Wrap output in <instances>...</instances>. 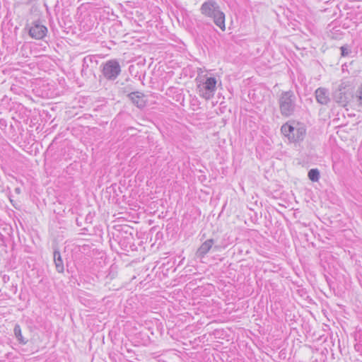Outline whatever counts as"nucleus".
I'll return each instance as SVG.
<instances>
[{
  "mask_svg": "<svg viewBox=\"0 0 362 362\" xmlns=\"http://www.w3.org/2000/svg\"><path fill=\"white\" fill-rule=\"evenodd\" d=\"M28 33L33 39L42 40L46 36L47 28L40 21H34L28 27Z\"/></svg>",
  "mask_w": 362,
  "mask_h": 362,
  "instance_id": "7",
  "label": "nucleus"
},
{
  "mask_svg": "<svg viewBox=\"0 0 362 362\" xmlns=\"http://www.w3.org/2000/svg\"><path fill=\"white\" fill-rule=\"evenodd\" d=\"M315 95L317 102L321 105H327L330 100L329 91L325 88H318Z\"/></svg>",
  "mask_w": 362,
  "mask_h": 362,
  "instance_id": "10",
  "label": "nucleus"
},
{
  "mask_svg": "<svg viewBox=\"0 0 362 362\" xmlns=\"http://www.w3.org/2000/svg\"><path fill=\"white\" fill-rule=\"evenodd\" d=\"M281 114L284 117L292 115L296 107V97L293 91L282 92L278 100Z\"/></svg>",
  "mask_w": 362,
  "mask_h": 362,
  "instance_id": "4",
  "label": "nucleus"
},
{
  "mask_svg": "<svg viewBox=\"0 0 362 362\" xmlns=\"http://www.w3.org/2000/svg\"><path fill=\"white\" fill-rule=\"evenodd\" d=\"M308 177L313 182H317L320 179V171L317 169H311L308 172Z\"/></svg>",
  "mask_w": 362,
  "mask_h": 362,
  "instance_id": "13",
  "label": "nucleus"
},
{
  "mask_svg": "<svg viewBox=\"0 0 362 362\" xmlns=\"http://www.w3.org/2000/svg\"><path fill=\"white\" fill-rule=\"evenodd\" d=\"M341 57H349L352 53V49L350 45H344L340 47Z\"/></svg>",
  "mask_w": 362,
  "mask_h": 362,
  "instance_id": "15",
  "label": "nucleus"
},
{
  "mask_svg": "<svg viewBox=\"0 0 362 362\" xmlns=\"http://www.w3.org/2000/svg\"><path fill=\"white\" fill-rule=\"evenodd\" d=\"M333 99L336 103L346 107L351 100L354 101L353 87L349 81L341 80L333 92Z\"/></svg>",
  "mask_w": 362,
  "mask_h": 362,
  "instance_id": "3",
  "label": "nucleus"
},
{
  "mask_svg": "<svg viewBox=\"0 0 362 362\" xmlns=\"http://www.w3.org/2000/svg\"><path fill=\"white\" fill-rule=\"evenodd\" d=\"M214 245V240L212 238L205 240L196 252V257L199 259L204 258Z\"/></svg>",
  "mask_w": 362,
  "mask_h": 362,
  "instance_id": "8",
  "label": "nucleus"
},
{
  "mask_svg": "<svg viewBox=\"0 0 362 362\" xmlns=\"http://www.w3.org/2000/svg\"><path fill=\"white\" fill-rule=\"evenodd\" d=\"M14 334L16 337L18 339V340L23 344H25V341L23 339V337L22 336L21 333V329L20 325H16L13 329Z\"/></svg>",
  "mask_w": 362,
  "mask_h": 362,
  "instance_id": "14",
  "label": "nucleus"
},
{
  "mask_svg": "<svg viewBox=\"0 0 362 362\" xmlns=\"http://www.w3.org/2000/svg\"><path fill=\"white\" fill-rule=\"evenodd\" d=\"M128 98L139 108H142L146 105L145 95L141 92H132L128 95Z\"/></svg>",
  "mask_w": 362,
  "mask_h": 362,
  "instance_id": "9",
  "label": "nucleus"
},
{
  "mask_svg": "<svg viewBox=\"0 0 362 362\" xmlns=\"http://www.w3.org/2000/svg\"><path fill=\"white\" fill-rule=\"evenodd\" d=\"M281 131L282 134L288 137L290 141L297 142L302 141L305 135L306 130L305 127L299 124L293 126L290 124H284Z\"/></svg>",
  "mask_w": 362,
  "mask_h": 362,
  "instance_id": "5",
  "label": "nucleus"
},
{
  "mask_svg": "<svg viewBox=\"0 0 362 362\" xmlns=\"http://www.w3.org/2000/svg\"><path fill=\"white\" fill-rule=\"evenodd\" d=\"M354 102L356 103L359 110L362 109V84L358 88L356 92Z\"/></svg>",
  "mask_w": 362,
  "mask_h": 362,
  "instance_id": "12",
  "label": "nucleus"
},
{
  "mask_svg": "<svg viewBox=\"0 0 362 362\" xmlns=\"http://www.w3.org/2000/svg\"><path fill=\"white\" fill-rule=\"evenodd\" d=\"M54 262L55 264L56 269L59 273H62L64 270L63 261L61 254L59 251L54 252Z\"/></svg>",
  "mask_w": 362,
  "mask_h": 362,
  "instance_id": "11",
  "label": "nucleus"
},
{
  "mask_svg": "<svg viewBox=\"0 0 362 362\" xmlns=\"http://www.w3.org/2000/svg\"><path fill=\"white\" fill-rule=\"evenodd\" d=\"M14 191L18 194H19L21 192V189L20 187H16Z\"/></svg>",
  "mask_w": 362,
  "mask_h": 362,
  "instance_id": "17",
  "label": "nucleus"
},
{
  "mask_svg": "<svg viewBox=\"0 0 362 362\" xmlns=\"http://www.w3.org/2000/svg\"><path fill=\"white\" fill-rule=\"evenodd\" d=\"M195 81L197 93L201 98L206 100L214 98L217 89L218 79L210 71H203L200 69Z\"/></svg>",
  "mask_w": 362,
  "mask_h": 362,
  "instance_id": "1",
  "label": "nucleus"
},
{
  "mask_svg": "<svg viewBox=\"0 0 362 362\" xmlns=\"http://www.w3.org/2000/svg\"><path fill=\"white\" fill-rule=\"evenodd\" d=\"M354 64V62H351L350 64H349V66H351Z\"/></svg>",
  "mask_w": 362,
  "mask_h": 362,
  "instance_id": "18",
  "label": "nucleus"
},
{
  "mask_svg": "<svg viewBox=\"0 0 362 362\" xmlns=\"http://www.w3.org/2000/svg\"><path fill=\"white\" fill-rule=\"evenodd\" d=\"M104 77L110 81L115 80L121 73V66L116 59L107 61L102 70Z\"/></svg>",
  "mask_w": 362,
  "mask_h": 362,
  "instance_id": "6",
  "label": "nucleus"
},
{
  "mask_svg": "<svg viewBox=\"0 0 362 362\" xmlns=\"http://www.w3.org/2000/svg\"><path fill=\"white\" fill-rule=\"evenodd\" d=\"M200 11L204 16L213 19L215 25L223 31L226 30L225 14L216 1H205L201 6Z\"/></svg>",
  "mask_w": 362,
  "mask_h": 362,
  "instance_id": "2",
  "label": "nucleus"
},
{
  "mask_svg": "<svg viewBox=\"0 0 362 362\" xmlns=\"http://www.w3.org/2000/svg\"><path fill=\"white\" fill-rule=\"evenodd\" d=\"M342 71L343 72L347 71L348 74H351L353 76H356L358 74V71H354L353 72H351L348 69V65H346V64H344V65H342Z\"/></svg>",
  "mask_w": 362,
  "mask_h": 362,
  "instance_id": "16",
  "label": "nucleus"
}]
</instances>
